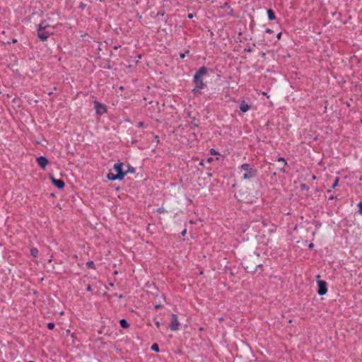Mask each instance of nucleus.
<instances>
[{"label":"nucleus","mask_w":362,"mask_h":362,"mask_svg":"<svg viewBox=\"0 0 362 362\" xmlns=\"http://www.w3.org/2000/svg\"><path fill=\"white\" fill-rule=\"evenodd\" d=\"M164 15V12H162V11H160L158 13L157 16H163Z\"/></svg>","instance_id":"33"},{"label":"nucleus","mask_w":362,"mask_h":362,"mask_svg":"<svg viewBox=\"0 0 362 362\" xmlns=\"http://www.w3.org/2000/svg\"><path fill=\"white\" fill-rule=\"evenodd\" d=\"M358 213L362 215V202H360L358 204Z\"/></svg>","instance_id":"20"},{"label":"nucleus","mask_w":362,"mask_h":362,"mask_svg":"<svg viewBox=\"0 0 362 362\" xmlns=\"http://www.w3.org/2000/svg\"><path fill=\"white\" fill-rule=\"evenodd\" d=\"M336 199V197H334V196H331L329 198V200H333Z\"/></svg>","instance_id":"36"},{"label":"nucleus","mask_w":362,"mask_h":362,"mask_svg":"<svg viewBox=\"0 0 362 362\" xmlns=\"http://www.w3.org/2000/svg\"><path fill=\"white\" fill-rule=\"evenodd\" d=\"M53 34L52 27L46 21H42L38 25L37 35L42 40L45 41Z\"/></svg>","instance_id":"2"},{"label":"nucleus","mask_w":362,"mask_h":362,"mask_svg":"<svg viewBox=\"0 0 362 362\" xmlns=\"http://www.w3.org/2000/svg\"><path fill=\"white\" fill-rule=\"evenodd\" d=\"M86 290H87L88 291H92V288H91L90 285H88V287H87Z\"/></svg>","instance_id":"31"},{"label":"nucleus","mask_w":362,"mask_h":362,"mask_svg":"<svg viewBox=\"0 0 362 362\" xmlns=\"http://www.w3.org/2000/svg\"><path fill=\"white\" fill-rule=\"evenodd\" d=\"M193 17H194V16H193L192 13H189L188 16H187V18H189V19H192Z\"/></svg>","instance_id":"30"},{"label":"nucleus","mask_w":362,"mask_h":362,"mask_svg":"<svg viewBox=\"0 0 362 362\" xmlns=\"http://www.w3.org/2000/svg\"><path fill=\"white\" fill-rule=\"evenodd\" d=\"M54 327H55V325H54V323H53V322H49V323L47 324V328H48L49 329H53L54 328Z\"/></svg>","instance_id":"19"},{"label":"nucleus","mask_w":362,"mask_h":362,"mask_svg":"<svg viewBox=\"0 0 362 362\" xmlns=\"http://www.w3.org/2000/svg\"><path fill=\"white\" fill-rule=\"evenodd\" d=\"M313 247H314V244H313V243H310V244L309 245V247H310V248H313Z\"/></svg>","instance_id":"37"},{"label":"nucleus","mask_w":362,"mask_h":362,"mask_svg":"<svg viewBox=\"0 0 362 362\" xmlns=\"http://www.w3.org/2000/svg\"><path fill=\"white\" fill-rule=\"evenodd\" d=\"M211 160H212V158H208V161H209V162H211Z\"/></svg>","instance_id":"39"},{"label":"nucleus","mask_w":362,"mask_h":362,"mask_svg":"<svg viewBox=\"0 0 362 362\" xmlns=\"http://www.w3.org/2000/svg\"><path fill=\"white\" fill-rule=\"evenodd\" d=\"M165 211L164 209L163 208H159L158 209V212L161 214V213H163Z\"/></svg>","instance_id":"27"},{"label":"nucleus","mask_w":362,"mask_h":362,"mask_svg":"<svg viewBox=\"0 0 362 362\" xmlns=\"http://www.w3.org/2000/svg\"><path fill=\"white\" fill-rule=\"evenodd\" d=\"M240 169L245 171V173L243 174V178L245 180L255 177L257 175V170L252 168L248 163L243 164L240 166Z\"/></svg>","instance_id":"4"},{"label":"nucleus","mask_w":362,"mask_h":362,"mask_svg":"<svg viewBox=\"0 0 362 362\" xmlns=\"http://www.w3.org/2000/svg\"><path fill=\"white\" fill-rule=\"evenodd\" d=\"M265 32H266L267 33H269V34L273 33V30H272V29H270V28H267V29L265 30Z\"/></svg>","instance_id":"25"},{"label":"nucleus","mask_w":362,"mask_h":362,"mask_svg":"<svg viewBox=\"0 0 362 362\" xmlns=\"http://www.w3.org/2000/svg\"><path fill=\"white\" fill-rule=\"evenodd\" d=\"M267 15H268V18L270 21H273V20L276 19V16L274 14V12L273 11V10L268 9Z\"/></svg>","instance_id":"12"},{"label":"nucleus","mask_w":362,"mask_h":362,"mask_svg":"<svg viewBox=\"0 0 362 362\" xmlns=\"http://www.w3.org/2000/svg\"><path fill=\"white\" fill-rule=\"evenodd\" d=\"M17 40L16 39L13 40V42H16Z\"/></svg>","instance_id":"42"},{"label":"nucleus","mask_w":362,"mask_h":362,"mask_svg":"<svg viewBox=\"0 0 362 362\" xmlns=\"http://www.w3.org/2000/svg\"><path fill=\"white\" fill-rule=\"evenodd\" d=\"M207 68L206 66H202L194 75L193 82L195 84V87L192 89V92L194 95H199L202 90L206 86L203 78L207 74Z\"/></svg>","instance_id":"1"},{"label":"nucleus","mask_w":362,"mask_h":362,"mask_svg":"<svg viewBox=\"0 0 362 362\" xmlns=\"http://www.w3.org/2000/svg\"><path fill=\"white\" fill-rule=\"evenodd\" d=\"M281 35H282V33H279L277 34L276 37H277V39H278V40H280V39H281Z\"/></svg>","instance_id":"29"},{"label":"nucleus","mask_w":362,"mask_h":362,"mask_svg":"<svg viewBox=\"0 0 362 362\" xmlns=\"http://www.w3.org/2000/svg\"><path fill=\"white\" fill-rule=\"evenodd\" d=\"M180 322L177 315L171 314V322L169 325V327L172 331H177L179 329Z\"/></svg>","instance_id":"5"},{"label":"nucleus","mask_w":362,"mask_h":362,"mask_svg":"<svg viewBox=\"0 0 362 362\" xmlns=\"http://www.w3.org/2000/svg\"><path fill=\"white\" fill-rule=\"evenodd\" d=\"M186 233H187V230H186V229H185V230L182 232V233H181V234H182V236H184V235L186 234Z\"/></svg>","instance_id":"34"},{"label":"nucleus","mask_w":362,"mask_h":362,"mask_svg":"<svg viewBox=\"0 0 362 362\" xmlns=\"http://www.w3.org/2000/svg\"><path fill=\"white\" fill-rule=\"evenodd\" d=\"M50 179L52 180V183L58 189H63L64 187L65 183L62 180H57L54 176H51Z\"/></svg>","instance_id":"9"},{"label":"nucleus","mask_w":362,"mask_h":362,"mask_svg":"<svg viewBox=\"0 0 362 362\" xmlns=\"http://www.w3.org/2000/svg\"><path fill=\"white\" fill-rule=\"evenodd\" d=\"M210 152H211V155H216L217 154L216 151L214 148H211Z\"/></svg>","instance_id":"26"},{"label":"nucleus","mask_w":362,"mask_h":362,"mask_svg":"<svg viewBox=\"0 0 362 362\" xmlns=\"http://www.w3.org/2000/svg\"><path fill=\"white\" fill-rule=\"evenodd\" d=\"M278 161H279V162H282V163H284V165H287V162H286V160H285L284 158H282V157L279 158H278Z\"/></svg>","instance_id":"22"},{"label":"nucleus","mask_w":362,"mask_h":362,"mask_svg":"<svg viewBox=\"0 0 362 362\" xmlns=\"http://www.w3.org/2000/svg\"><path fill=\"white\" fill-rule=\"evenodd\" d=\"M37 162L39 166L45 169L48 164V159L45 156H39L37 158Z\"/></svg>","instance_id":"10"},{"label":"nucleus","mask_w":362,"mask_h":362,"mask_svg":"<svg viewBox=\"0 0 362 362\" xmlns=\"http://www.w3.org/2000/svg\"><path fill=\"white\" fill-rule=\"evenodd\" d=\"M151 350L153 351H156V352H158L159 351V346L158 344L156 343H154L152 344L151 346Z\"/></svg>","instance_id":"16"},{"label":"nucleus","mask_w":362,"mask_h":362,"mask_svg":"<svg viewBox=\"0 0 362 362\" xmlns=\"http://www.w3.org/2000/svg\"><path fill=\"white\" fill-rule=\"evenodd\" d=\"M327 192H328V193L331 192V190H330V189H328V190H327Z\"/></svg>","instance_id":"43"},{"label":"nucleus","mask_w":362,"mask_h":362,"mask_svg":"<svg viewBox=\"0 0 362 362\" xmlns=\"http://www.w3.org/2000/svg\"><path fill=\"white\" fill-rule=\"evenodd\" d=\"M125 175L128 173H135V168L131 165L127 166V169L124 170Z\"/></svg>","instance_id":"14"},{"label":"nucleus","mask_w":362,"mask_h":362,"mask_svg":"<svg viewBox=\"0 0 362 362\" xmlns=\"http://www.w3.org/2000/svg\"><path fill=\"white\" fill-rule=\"evenodd\" d=\"M160 307H161L160 305L157 304V305H155V309L157 310V309L160 308Z\"/></svg>","instance_id":"32"},{"label":"nucleus","mask_w":362,"mask_h":362,"mask_svg":"<svg viewBox=\"0 0 362 362\" xmlns=\"http://www.w3.org/2000/svg\"><path fill=\"white\" fill-rule=\"evenodd\" d=\"M318 291L320 296H323L327 292V283L325 281H317Z\"/></svg>","instance_id":"6"},{"label":"nucleus","mask_w":362,"mask_h":362,"mask_svg":"<svg viewBox=\"0 0 362 362\" xmlns=\"http://www.w3.org/2000/svg\"><path fill=\"white\" fill-rule=\"evenodd\" d=\"M280 171H281V172L284 173V172H285V170H284V168H280Z\"/></svg>","instance_id":"38"},{"label":"nucleus","mask_w":362,"mask_h":362,"mask_svg":"<svg viewBox=\"0 0 362 362\" xmlns=\"http://www.w3.org/2000/svg\"><path fill=\"white\" fill-rule=\"evenodd\" d=\"M338 182H339V177H335V179H334V183H333V185H332V187L333 189H334V188L337 186Z\"/></svg>","instance_id":"18"},{"label":"nucleus","mask_w":362,"mask_h":362,"mask_svg":"<svg viewBox=\"0 0 362 362\" xmlns=\"http://www.w3.org/2000/svg\"><path fill=\"white\" fill-rule=\"evenodd\" d=\"M30 255L33 257H37V255H38V250L35 247H33L30 249Z\"/></svg>","instance_id":"15"},{"label":"nucleus","mask_w":362,"mask_h":362,"mask_svg":"<svg viewBox=\"0 0 362 362\" xmlns=\"http://www.w3.org/2000/svg\"><path fill=\"white\" fill-rule=\"evenodd\" d=\"M119 324H120V326L124 329H127L129 327V324L125 319H121L119 320Z\"/></svg>","instance_id":"13"},{"label":"nucleus","mask_w":362,"mask_h":362,"mask_svg":"<svg viewBox=\"0 0 362 362\" xmlns=\"http://www.w3.org/2000/svg\"><path fill=\"white\" fill-rule=\"evenodd\" d=\"M86 7V4L81 2L80 4H79V8H85Z\"/></svg>","instance_id":"24"},{"label":"nucleus","mask_w":362,"mask_h":362,"mask_svg":"<svg viewBox=\"0 0 362 362\" xmlns=\"http://www.w3.org/2000/svg\"><path fill=\"white\" fill-rule=\"evenodd\" d=\"M250 107V106L247 103H246L244 100H243L240 104V110L243 112H246L247 111H248Z\"/></svg>","instance_id":"11"},{"label":"nucleus","mask_w":362,"mask_h":362,"mask_svg":"<svg viewBox=\"0 0 362 362\" xmlns=\"http://www.w3.org/2000/svg\"><path fill=\"white\" fill-rule=\"evenodd\" d=\"M156 325L157 326V327H159L160 326V323L158 321H157L156 322Z\"/></svg>","instance_id":"35"},{"label":"nucleus","mask_w":362,"mask_h":362,"mask_svg":"<svg viewBox=\"0 0 362 362\" xmlns=\"http://www.w3.org/2000/svg\"><path fill=\"white\" fill-rule=\"evenodd\" d=\"M300 189H303V190H308L309 187L305 184H301L300 185Z\"/></svg>","instance_id":"21"},{"label":"nucleus","mask_w":362,"mask_h":362,"mask_svg":"<svg viewBox=\"0 0 362 362\" xmlns=\"http://www.w3.org/2000/svg\"><path fill=\"white\" fill-rule=\"evenodd\" d=\"M29 362H35V361H30Z\"/></svg>","instance_id":"44"},{"label":"nucleus","mask_w":362,"mask_h":362,"mask_svg":"<svg viewBox=\"0 0 362 362\" xmlns=\"http://www.w3.org/2000/svg\"><path fill=\"white\" fill-rule=\"evenodd\" d=\"M138 126H139V127H143L144 126V122H139V124H138Z\"/></svg>","instance_id":"28"},{"label":"nucleus","mask_w":362,"mask_h":362,"mask_svg":"<svg viewBox=\"0 0 362 362\" xmlns=\"http://www.w3.org/2000/svg\"><path fill=\"white\" fill-rule=\"evenodd\" d=\"M94 104H95V111L98 115H103L105 112H106L107 109H106L105 105H104L103 104H101L100 103H99L98 101H95Z\"/></svg>","instance_id":"7"},{"label":"nucleus","mask_w":362,"mask_h":362,"mask_svg":"<svg viewBox=\"0 0 362 362\" xmlns=\"http://www.w3.org/2000/svg\"><path fill=\"white\" fill-rule=\"evenodd\" d=\"M261 267H262L261 264H253L252 265H250L248 261L245 262V268L247 272L255 273L257 271V268Z\"/></svg>","instance_id":"8"},{"label":"nucleus","mask_w":362,"mask_h":362,"mask_svg":"<svg viewBox=\"0 0 362 362\" xmlns=\"http://www.w3.org/2000/svg\"><path fill=\"white\" fill-rule=\"evenodd\" d=\"M124 163L119 162L116 163L114 165V170L116 171L117 174H114L112 173H109L107 175V178L109 180H122L125 176L124 170H123Z\"/></svg>","instance_id":"3"},{"label":"nucleus","mask_w":362,"mask_h":362,"mask_svg":"<svg viewBox=\"0 0 362 362\" xmlns=\"http://www.w3.org/2000/svg\"><path fill=\"white\" fill-rule=\"evenodd\" d=\"M86 265L88 268L95 269V264L93 261H88Z\"/></svg>","instance_id":"17"},{"label":"nucleus","mask_w":362,"mask_h":362,"mask_svg":"<svg viewBox=\"0 0 362 362\" xmlns=\"http://www.w3.org/2000/svg\"><path fill=\"white\" fill-rule=\"evenodd\" d=\"M313 180H315L316 179V177L315 175H313V177H312Z\"/></svg>","instance_id":"41"},{"label":"nucleus","mask_w":362,"mask_h":362,"mask_svg":"<svg viewBox=\"0 0 362 362\" xmlns=\"http://www.w3.org/2000/svg\"><path fill=\"white\" fill-rule=\"evenodd\" d=\"M189 50H187L184 53H180V57L181 59H184L185 57V55L189 54Z\"/></svg>","instance_id":"23"},{"label":"nucleus","mask_w":362,"mask_h":362,"mask_svg":"<svg viewBox=\"0 0 362 362\" xmlns=\"http://www.w3.org/2000/svg\"><path fill=\"white\" fill-rule=\"evenodd\" d=\"M156 140L158 141V136H156Z\"/></svg>","instance_id":"40"}]
</instances>
